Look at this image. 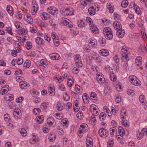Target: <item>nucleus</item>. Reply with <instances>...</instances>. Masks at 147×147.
Segmentation results:
<instances>
[{"label": "nucleus", "mask_w": 147, "mask_h": 147, "mask_svg": "<svg viewBox=\"0 0 147 147\" xmlns=\"http://www.w3.org/2000/svg\"><path fill=\"white\" fill-rule=\"evenodd\" d=\"M40 16L44 20H47L50 18L49 14L46 12H42L40 14Z\"/></svg>", "instance_id": "nucleus-20"}, {"label": "nucleus", "mask_w": 147, "mask_h": 147, "mask_svg": "<svg viewBox=\"0 0 147 147\" xmlns=\"http://www.w3.org/2000/svg\"><path fill=\"white\" fill-rule=\"evenodd\" d=\"M26 48L29 50L32 47V44L29 42H27L26 44Z\"/></svg>", "instance_id": "nucleus-50"}, {"label": "nucleus", "mask_w": 147, "mask_h": 147, "mask_svg": "<svg viewBox=\"0 0 147 147\" xmlns=\"http://www.w3.org/2000/svg\"><path fill=\"white\" fill-rule=\"evenodd\" d=\"M48 105V102L42 103L40 105V108L43 110H46L47 108Z\"/></svg>", "instance_id": "nucleus-40"}, {"label": "nucleus", "mask_w": 147, "mask_h": 147, "mask_svg": "<svg viewBox=\"0 0 147 147\" xmlns=\"http://www.w3.org/2000/svg\"><path fill=\"white\" fill-rule=\"evenodd\" d=\"M19 86L22 89H25L27 87H29V84L28 83L25 82H22L20 83Z\"/></svg>", "instance_id": "nucleus-13"}, {"label": "nucleus", "mask_w": 147, "mask_h": 147, "mask_svg": "<svg viewBox=\"0 0 147 147\" xmlns=\"http://www.w3.org/2000/svg\"><path fill=\"white\" fill-rule=\"evenodd\" d=\"M140 47L142 52H144L146 51V48L144 45H140Z\"/></svg>", "instance_id": "nucleus-60"}, {"label": "nucleus", "mask_w": 147, "mask_h": 147, "mask_svg": "<svg viewBox=\"0 0 147 147\" xmlns=\"http://www.w3.org/2000/svg\"><path fill=\"white\" fill-rule=\"evenodd\" d=\"M96 78L97 81L99 83L102 84L104 83L105 79L103 75L101 74H98L96 75Z\"/></svg>", "instance_id": "nucleus-6"}, {"label": "nucleus", "mask_w": 147, "mask_h": 147, "mask_svg": "<svg viewBox=\"0 0 147 147\" xmlns=\"http://www.w3.org/2000/svg\"><path fill=\"white\" fill-rule=\"evenodd\" d=\"M74 10L72 8H66L65 13L66 16H71L74 13Z\"/></svg>", "instance_id": "nucleus-18"}, {"label": "nucleus", "mask_w": 147, "mask_h": 147, "mask_svg": "<svg viewBox=\"0 0 147 147\" xmlns=\"http://www.w3.org/2000/svg\"><path fill=\"white\" fill-rule=\"evenodd\" d=\"M55 136L51 134H50L49 137V140L51 142L54 141L55 140Z\"/></svg>", "instance_id": "nucleus-59"}, {"label": "nucleus", "mask_w": 147, "mask_h": 147, "mask_svg": "<svg viewBox=\"0 0 147 147\" xmlns=\"http://www.w3.org/2000/svg\"><path fill=\"white\" fill-rule=\"evenodd\" d=\"M95 9L94 7H91L88 9V11L90 15L93 16L95 14Z\"/></svg>", "instance_id": "nucleus-27"}, {"label": "nucleus", "mask_w": 147, "mask_h": 147, "mask_svg": "<svg viewBox=\"0 0 147 147\" xmlns=\"http://www.w3.org/2000/svg\"><path fill=\"white\" fill-rule=\"evenodd\" d=\"M66 8H62L60 9V12L63 15L66 16Z\"/></svg>", "instance_id": "nucleus-61"}, {"label": "nucleus", "mask_w": 147, "mask_h": 147, "mask_svg": "<svg viewBox=\"0 0 147 147\" xmlns=\"http://www.w3.org/2000/svg\"><path fill=\"white\" fill-rule=\"evenodd\" d=\"M75 61L76 65H78L79 67H81L82 66V62L79 55L76 54L75 55Z\"/></svg>", "instance_id": "nucleus-7"}, {"label": "nucleus", "mask_w": 147, "mask_h": 147, "mask_svg": "<svg viewBox=\"0 0 147 147\" xmlns=\"http://www.w3.org/2000/svg\"><path fill=\"white\" fill-rule=\"evenodd\" d=\"M116 137L118 142L121 144H123L124 143V139L121 135H117Z\"/></svg>", "instance_id": "nucleus-24"}, {"label": "nucleus", "mask_w": 147, "mask_h": 147, "mask_svg": "<svg viewBox=\"0 0 147 147\" xmlns=\"http://www.w3.org/2000/svg\"><path fill=\"white\" fill-rule=\"evenodd\" d=\"M50 24L52 26L54 27L56 26V24L55 23V20L54 19H52L49 21Z\"/></svg>", "instance_id": "nucleus-63"}, {"label": "nucleus", "mask_w": 147, "mask_h": 147, "mask_svg": "<svg viewBox=\"0 0 147 147\" xmlns=\"http://www.w3.org/2000/svg\"><path fill=\"white\" fill-rule=\"evenodd\" d=\"M19 33L20 34H23V35H25L26 34H27V33L28 32L27 30L23 28L22 29H20L19 30Z\"/></svg>", "instance_id": "nucleus-38"}, {"label": "nucleus", "mask_w": 147, "mask_h": 147, "mask_svg": "<svg viewBox=\"0 0 147 147\" xmlns=\"http://www.w3.org/2000/svg\"><path fill=\"white\" fill-rule=\"evenodd\" d=\"M48 92L51 96L54 95L55 94V90L53 87H50L48 88Z\"/></svg>", "instance_id": "nucleus-33"}, {"label": "nucleus", "mask_w": 147, "mask_h": 147, "mask_svg": "<svg viewBox=\"0 0 147 147\" xmlns=\"http://www.w3.org/2000/svg\"><path fill=\"white\" fill-rule=\"evenodd\" d=\"M105 69L106 71L109 73H111V72L112 73L113 71H113V70L108 65H107L105 67Z\"/></svg>", "instance_id": "nucleus-52"}, {"label": "nucleus", "mask_w": 147, "mask_h": 147, "mask_svg": "<svg viewBox=\"0 0 147 147\" xmlns=\"http://www.w3.org/2000/svg\"><path fill=\"white\" fill-rule=\"evenodd\" d=\"M31 62L29 60H27L24 64V67L25 68L29 67L31 65Z\"/></svg>", "instance_id": "nucleus-31"}, {"label": "nucleus", "mask_w": 147, "mask_h": 147, "mask_svg": "<svg viewBox=\"0 0 147 147\" xmlns=\"http://www.w3.org/2000/svg\"><path fill=\"white\" fill-rule=\"evenodd\" d=\"M47 11L50 13L52 15L56 14L58 13V10L56 8L53 7H50L47 9Z\"/></svg>", "instance_id": "nucleus-8"}, {"label": "nucleus", "mask_w": 147, "mask_h": 147, "mask_svg": "<svg viewBox=\"0 0 147 147\" xmlns=\"http://www.w3.org/2000/svg\"><path fill=\"white\" fill-rule=\"evenodd\" d=\"M4 98L7 101L11 100L14 99V96L11 94H7L5 95Z\"/></svg>", "instance_id": "nucleus-22"}, {"label": "nucleus", "mask_w": 147, "mask_h": 147, "mask_svg": "<svg viewBox=\"0 0 147 147\" xmlns=\"http://www.w3.org/2000/svg\"><path fill=\"white\" fill-rule=\"evenodd\" d=\"M21 135L23 136H25L27 135V132L26 130L23 128H22L20 131Z\"/></svg>", "instance_id": "nucleus-45"}, {"label": "nucleus", "mask_w": 147, "mask_h": 147, "mask_svg": "<svg viewBox=\"0 0 147 147\" xmlns=\"http://www.w3.org/2000/svg\"><path fill=\"white\" fill-rule=\"evenodd\" d=\"M113 24L115 29H117L119 28H120L122 27L121 24L118 21L114 22Z\"/></svg>", "instance_id": "nucleus-26"}, {"label": "nucleus", "mask_w": 147, "mask_h": 147, "mask_svg": "<svg viewBox=\"0 0 147 147\" xmlns=\"http://www.w3.org/2000/svg\"><path fill=\"white\" fill-rule=\"evenodd\" d=\"M42 129L44 133H47L49 132V127H46V125H45L43 126Z\"/></svg>", "instance_id": "nucleus-51"}, {"label": "nucleus", "mask_w": 147, "mask_h": 147, "mask_svg": "<svg viewBox=\"0 0 147 147\" xmlns=\"http://www.w3.org/2000/svg\"><path fill=\"white\" fill-rule=\"evenodd\" d=\"M77 117L79 119H82L84 117L83 113L82 112H78L77 115Z\"/></svg>", "instance_id": "nucleus-56"}, {"label": "nucleus", "mask_w": 147, "mask_h": 147, "mask_svg": "<svg viewBox=\"0 0 147 147\" xmlns=\"http://www.w3.org/2000/svg\"><path fill=\"white\" fill-rule=\"evenodd\" d=\"M135 10L136 13L138 15H140L141 14V11L139 7L137 5L135 6Z\"/></svg>", "instance_id": "nucleus-47"}, {"label": "nucleus", "mask_w": 147, "mask_h": 147, "mask_svg": "<svg viewBox=\"0 0 147 147\" xmlns=\"http://www.w3.org/2000/svg\"><path fill=\"white\" fill-rule=\"evenodd\" d=\"M97 43V41L94 38H92L90 39L89 44L92 47H94L96 46V45Z\"/></svg>", "instance_id": "nucleus-25"}, {"label": "nucleus", "mask_w": 147, "mask_h": 147, "mask_svg": "<svg viewBox=\"0 0 147 147\" xmlns=\"http://www.w3.org/2000/svg\"><path fill=\"white\" fill-rule=\"evenodd\" d=\"M74 84L73 80L71 79L70 78H67V84L69 87H71Z\"/></svg>", "instance_id": "nucleus-46"}, {"label": "nucleus", "mask_w": 147, "mask_h": 147, "mask_svg": "<svg viewBox=\"0 0 147 147\" xmlns=\"http://www.w3.org/2000/svg\"><path fill=\"white\" fill-rule=\"evenodd\" d=\"M90 29L92 32L94 34H96L98 33V29L96 26L94 25V24L93 25L90 26Z\"/></svg>", "instance_id": "nucleus-21"}, {"label": "nucleus", "mask_w": 147, "mask_h": 147, "mask_svg": "<svg viewBox=\"0 0 147 147\" xmlns=\"http://www.w3.org/2000/svg\"><path fill=\"white\" fill-rule=\"evenodd\" d=\"M50 57L53 60H58L60 58L59 55L56 53H54L49 55Z\"/></svg>", "instance_id": "nucleus-19"}, {"label": "nucleus", "mask_w": 147, "mask_h": 147, "mask_svg": "<svg viewBox=\"0 0 147 147\" xmlns=\"http://www.w3.org/2000/svg\"><path fill=\"white\" fill-rule=\"evenodd\" d=\"M144 136V135L142 134L141 132H139L138 134H137V138L139 140H140Z\"/></svg>", "instance_id": "nucleus-58"}, {"label": "nucleus", "mask_w": 147, "mask_h": 147, "mask_svg": "<svg viewBox=\"0 0 147 147\" xmlns=\"http://www.w3.org/2000/svg\"><path fill=\"white\" fill-rule=\"evenodd\" d=\"M33 112L35 115H38L40 113V110L39 108H36L33 109Z\"/></svg>", "instance_id": "nucleus-44"}, {"label": "nucleus", "mask_w": 147, "mask_h": 147, "mask_svg": "<svg viewBox=\"0 0 147 147\" xmlns=\"http://www.w3.org/2000/svg\"><path fill=\"white\" fill-rule=\"evenodd\" d=\"M5 87L7 88V89H2L1 90L0 93L1 95H3L6 93L9 90L8 88L9 86L8 85L6 86Z\"/></svg>", "instance_id": "nucleus-36"}, {"label": "nucleus", "mask_w": 147, "mask_h": 147, "mask_svg": "<svg viewBox=\"0 0 147 147\" xmlns=\"http://www.w3.org/2000/svg\"><path fill=\"white\" fill-rule=\"evenodd\" d=\"M79 69H80L78 67H74L73 69V72L75 74H77L79 72Z\"/></svg>", "instance_id": "nucleus-62"}, {"label": "nucleus", "mask_w": 147, "mask_h": 147, "mask_svg": "<svg viewBox=\"0 0 147 147\" xmlns=\"http://www.w3.org/2000/svg\"><path fill=\"white\" fill-rule=\"evenodd\" d=\"M110 78L111 80L113 82L117 80V77L116 75L112 73H110Z\"/></svg>", "instance_id": "nucleus-32"}, {"label": "nucleus", "mask_w": 147, "mask_h": 147, "mask_svg": "<svg viewBox=\"0 0 147 147\" xmlns=\"http://www.w3.org/2000/svg\"><path fill=\"white\" fill-rule=\"evenodd\" d=\"M114 144V142L113 140L111 139H109L107 142V146L108 147H113Z\"/></svg>", "instance_id": "nucleus-43"}, {"label": "nucleus", "mask_w": 147, "mask_h": 147, "mask_svg": "<svg viewBox=\"0 0 147 147\" xmlns=\"http://www.w3.org/2000/svg\"><path fill=\"white\" fill-rule=\"evenodd\" d=\"M87 22L89 23L90 26L93 25V24L92 22V20L89 17H87L86 19Z\"/></svg>", "instance_id": "nucleus-55"}, {"label": "nucleus", "mask_w": 147, "mask_h": 147, "mask_svg": "<svg viewBox=\"0 0 147 147\" xmlns=\"http://www.w3.org/2000/svg\"><path fill=\"white\" fill-rule=\"evenodd\" d=\"M129 79L130 82L133 85L136 86H139L140 85V81L135 76H130Z\"/></svg>", "instance_id": "nucleus-3"}, {"label": "nucleus", "mask_w": 147, "mask_h": 147, "mask_svg": "<svg viewBox=\"0 0 147 147\" xmlns=\"http://www.w3.org/2000/svg\"><path fill=\"white\" fill-rule=\"evenodd\" d=\"M106 115V114L103 112L101 113H100L99 115V119L100 121H102L105 119Z\"/></svg>", "instance_id": "nucleus-37"}, {"label": "nucleus", "mask_w": 147, "mask_h": 147, "mask_svg": "<svg viewBox=\"0 0 147 147\" xmlns=\"http://www.w3.org/2000/svg\"><path fill=\"white\" fill-rule=\"evenodd\" d=\"M15 25L16 28L19 30L20 29V26H21L22 24L19 22H16Z\"/></svg>", "instance_id": "nucleus-54"}, {"label": "nucleus", "mask_w": 147, "mask_h": 147, "mask_svg": "<svg viewBox=\"0 0 147 147\" xmlns=\"http://www.w3.org/2000/svg\"><path fill=\"white\" fill-rule=\"evenodd\" d=\"M145 98L144 96L143 95H140L139 97V100L140 102L141 103H144V101H145Z\"/></svg>", "instance_id": "nucleus-49"}, {"label": "nucleus", "mask_w": 147, "mask_h": 147, "mask_svg": "<svg viewBox=\"0 0 147 147\" xmlns=\"http://www.w3.org/2000/svg\"><path fill=\"white\" fill-rule=\"evenodd\" d=\"M61 24L67 27L71 28L73 27V23L68 19L65 18H62L61 19Z\"/></svg>", "instance_id": "nucleus-4"}, {"label": "nucleus", "mask_w": 147, "mask_h": 147, "mask_svg": "<svg viewBox=\"0 0 147 147\" xmlns=\"http://www.w3.org/2000/svg\"><path fill=\"white\" fill-rule=\"evenodd\" d=\"M108 131L106 129L100 128L98 131V134L101 137L106 138L108 135Z\"/></svg>", "instance_id": "nucleus-5"}, {"label": "nucleus", "mask_w": 147, "mask_h": 147, "mask_svg": "<svg viewBox=\"0 0 147 147\" xmlns=\"http://www.w3.org/2000/svg\"><path fill=\"white\" fill-rule=\"evenodd\" d=\"M47 122L49 125H52L55 123V120L53 117H48L47 119Z\"/></svg>", "instance_id": "nucleus-23"}, {"label": "nucleus", "mask_w": 147, "mask_h": 147, "mask_svg": "<svg viewBox=\"0 0 147 147\" xmlns=\"http://www.w3.org/2000/svg\"><path fill=\"white\" fill-rule=\"evenodd\" d=\"M126 115H124L121 117V119L122 121V124L125 127H127L129 126V123L128 121H125V118H126Z\"/></svg>", "instance_id": "nucleus-16"}, {"label": "nucleus", "mask_w": 147, "mask_h": 147, "mask_svg": "<svg viewBox=\"0 0 147 147\" xmlns=\"http://www.w3.org/2000/svg\"><path fill=\"white\" fill-rule=\"evenodd\" d=\"M142 58L140 56H138L136 58L135 61L138 68L140 69L142 66Z\"/></svg>", "instance_id": "nucleus-9"}, {"label": "nucleus", "mask_w": 147, "mask_h": 147, "mask_svg": "<svg viewBox=\"0 0 147 147\" xmlns=\"http://www.w3.org/2000/svg\"><path fill=\"white\" fill-rule=\"evenodd\" d=\"M125 34V31L122 28H119L116 34L117 36L120 38H123Z\"/></svg>", "instance_id": "nucleus-10"}, {"label": "nucleus", "mask_w": 147, "mask_h": 147, "mask_svg": "<svg viewBox=\"0 0 147 147\" xmlns=\"http://www.w3.org/2000/svg\"><path fill=\"white\" fill-rule=\"evenodd\" d=\"M107 7L109 9V12L111 13H113L114 9V6H112L110 3H107Z\"/></svg>", "instance_id": "nucleus-30"}, {"label": "nucleus", "mask_w": 147, "mask_h": 147, "mask_svg": "<svg viewBox=\"0 0 147 147\" xmlns=\"http://www.w3.org/2000/svg\"><path fill=\"white\" fill-rule=\"evenodd\" d=\"M24 18L30 24H32L33 23V19L29 14H26Z\"/></svg>", "instance_id": "nucleus-17"}, {"label": "nucleus", "mask_w": 147, "mask_h": 147, "mask_svg": "<svg viewBox=\"0 0 147 147\" xmlns=\"http://www.w3.org/2000/svg\"><path fill=\"white\" fill-rule=\"evenodd\" d=\"M93 113L95 115H98L99 113V109L97 106H96L94 108H93Z\"/></svg>", "instance_id": "nucleus-34"}, {"label": "nucleus", "mask_w": 147, "mask_h": 147, "mask_svg": "<svg viewBox=\"0 0 147 147\" xmlns=\"http://www.w3.org/2000/svg\"><path fill=\"white\" fill-rule=\"evenodd\" d=\"M38 9V7L37 5L35 4V5H34L32 6V10L34 12L36 13L37 12Z\"/></svg>", "instance_id": "nucleus-48"}, {"label": "nucleus", "mask_w": 147, "mask_h": 147, "mask_svg": "<svg viewBox=\"0 0 147 147\" xmlns=\"http://www.w3.org/2000/svg\"><path fill=\"white\" fill-rule=\"evenodd\" d=\"M36 119L38 121V123H42V122L44 120V116L42 115L41 116H38L36 117Z\"/></svg>", "instance_id": "nucleus-41"}, {"label": "nucleus", "mask_w": 147, "mask_h": 147, "mask_svg": "<svg viewBox=\"0 0 147 147\" xmlns=\"http://www.w3.org/2000/svg\"><path fill=\"white\" fill-rule=\"evenodd\" d=\"M128 4V1H123L121 3V6L124 8L126 7Z\"/></svg>", "instance_id": "nucleus-53"}, {"label": "nucleus", "mask_w": 147, "mask_h": 147, "mask_svg": "<svg viewBox=\"0 0 147 147\" xmlns=\"http://www.w3.org/2000/svg\"><path fill=\"white\" fill-rule=\"evenodd\" d=\"M35 42L36 44L40 45L42 43L43 41V39L40 37H37L35 39Z\"/></svg>", "instance_id": "nucleus-39"}, {"label": "nucleus", "mask_w": 147, "mask_h": 147, "mask_svg": "<svg viewBox=\"0 0 147 147\" xmlns=\"http://www.w3.org/2000/svg\"><path fill=\"white\" fill-rule=\"evenodd\" d=\"M75 88L76 92H77L78 91H79L78 92L79 94L82 92V88L78 85L77 84L75 85Z\"/></svg>", "instance_id": "nucleus-42"}, {"label": "nucleus", "mask_w": 147, "mask_h": 147, "mask_svg": "<svg viewBox=\"0 0 147 147\" xmlns=\"http://www.w3.org/2000/svg\"><path fill=\"white\" fill-rule=\"evenodd\" d=\"M99 53L100 55L105 57L107 56L109 54L108 51L105 49L100 50L99 51Z\"/></svg>", "instance_id": "nucleus-14"}, {"label": "nucleus", "mask_w": 147, "mask_h": 147, "mask_svg": "<svg viewBox=\"0 0 147 147\" xmlns=\"http://www.w3.org/2000/svg\"><path fill=\"white\" fill-rule=\"evenodd\" d=\"M116 130L115 129V128L113 127L112 128H111L110 129V134L111 135H112L114 134V133L116 132Z\"/></svg>", "instance_id": "nucleus-57"}, {"label": "nucleus", "mask_w": 147, "mask_h": 147, "mask_svg": "<svg viewBox=\"0 0 147 147\" xmlns=\"http://www.w3.org/2000/svg\"><path fill=\"white\" fill-rule=\"evenodd\" d=\"M92 140L90 137H88L86 141V144L87 147H92L93 143L92 142Z\"/></svg>", "instance_id": "nucleus-12"}, {"label": "nucleus", "mask_w": 147, "mask_h": 147, "mask_svg": "<svg viewBox=\"0 0 147 147\" xmlns=\"http://www.w3.org/2000/svg\"><path fill=\"white\" fill-rule=\"evenodd\" d=\"M121 53L122 61L125 62H127L129 60L128 56L130 55L131 53L129 52L125 46H123L122 47Z\"/></svg>", "instance_id": "nucleus-1"}, {"label": "nucleus", "mask_w": 147, "mask_h": 147, "mask_svg": "<svg viewBox=\"0 0 147 147\" xmlns=\"http://www.w3.org/2000/svg\"><path fill=\"white\" fill-rule=\"evenodd\" d=\"M57 108L58 111H60L63 109V107L61 106L60 103L58 102L57 104Z\"/></svg>", "instance_id": "nucleus-64"}, {"label": "nucleus", "mask_w": 147, "mask_h": 147, "mask_svg": "<svg viewBox=\"0 0 147 147\" xmlns=\"http://www.w3.org/2000/svg\"><path fill=\"white\" fill-rule=\"evenodd\" d=\"M78 27L81 28L85 26L86 25L85 23L82 20L78 21Z\"/></svg>", "instance_id": "nucleus-35"}, {"label": "nucleus", "mask_w": 147, "mask_h": 147, "mask_svg": "<svg viewBox=\"0 0 147 147\" xmlns=\"http://www.w3.org/2000/svg\"><path fill=\"white\" fill-rule=\"evenodd\" d=\"M90 97L91 99L93 100V101H96L97 96L95 92H91Z\"/></svg>", "instance_id": "nucleus-28"}, {"label": "nucleus", "mask_w": 147, "mask_h": 147, "mask_svg": "<svg viewBox=\"0 0 147 147\" xmlns=\"http://www.w3.org/2000/svg\"><path fill=\"white\" fill-rule=\"evenodd\" d=\"M21 111L20 109H15L13 112V115L15 118L17 119L18 117L16 115H19L20 113H21Z\"/></svg>", "instance_id": "nucleus-29"}, {"label": "nucleus", "mask_w": 147, "mask_h": 147, "mask_svg": "<svg viewBox=\"0 0 147 147\" xmlns=\"http://www.w3.org/2000/svg\"><path fill=\"white\" fill-rule=\"evenodd\" d=\"M88 125L85 123L82 124V125H81L80 127V130L84 133L88 131Z\"/></svg>", "instance_id": "nucleus-11"}, {"label": "nucleus", "mask_w": 147, "mask_h": 147, "mask_svg": "<svg viewBox=\"0 0 147 147\" xmlns=\"http://www.w3.org/2000/svg\"><path fill=\"white\" fill-rule=\"evenodd\" d=\"M6 10L8 13L11 16H12L14 13V11L12 7L10 5L7 6L6 8Z\"/></svg>", "instance_id": "nucleus-15"}, {"label": "nucleus", "mask_w": 147, "mask_h": 147, "mask_svg": "<svg viewBox=\"0 0 147 147\" xmlns=\"http://www.w3.org/2000/svg\"><path fill=\"white\" fill-rule=\"evenodd\" d=\"M103 33L105 38L107 40H110L113 38V34L110 28H105L103 30Z\"/></svg>", "instance_id": "nucleus-2"}]
</instances>
